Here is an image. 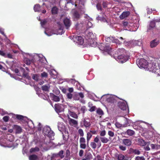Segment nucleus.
Wrapping results in <instances>:
<instances>
[{
	"instance_id": "obj_1",
	"label": "nucleus",
	"mask_w": 160,
	"mask_h": 160,
	"mask_svg": "<svg viewBox=\"0 0 160 160\" xmlns=\"http://www.w3.org/2000/svg\"><path fill=\"white\" fill-rule=\"evenodd\" d=\"M154 60H152L151 62L149 63L148 66V68L150 71H152V72L155 73L156 71L158 69V68H159L158 65H157V62H156L155 59H153Z\"/></svg>"
},
{
	"instance_id": "obj_2",
	"label": "nucleus",
	"mask_w": 160,
	"mask_h": 160,
	"mask_svg": "<svg viewBox=\"0 0 160 160\" xmlns=\"http://www.w3.org/2000/svg\"><path fill=\"white\" fill-rule=\"evenodd\" d=\"M149 63L145 59L141 58L139 60L137 65L139 67L145 68L148 67Z\"/></svg>"
},
{
	"instance_id": "obj_3",
	"label": "nucleus",
	"mask_w": 160,
	"mask_h": 160,
	"mask_svg": "<svg viewBox=\"0 0 160 160\" xmlns=\"http://www.w3.org/2000/svg\"><path fill=\"white\" fill-rule=\"evenodd\" d=\"M43 133L49 138H52L54 135L53 132L51 130V128L48 127L44 128L43 130Z\"/></svg>"
},
{
	"instance_id": "obj_4",
	"label": "nucleus",
	"mask_w": 160,
	"mask_h": 160,
	"mask_svg": "<svg viewBox=\"0 0 160 160\" xmlns=\"http://www.w3.org/2000/svg\"><path fill=\"white\" fill-rule=\"evenodd\" d=\"M115 58L119 60V62L122 63L126 62L128 59V57L126 55V53L125 54H122V55L117 56L116 55Z\"/></svg>"
},
{
	"instance_id": "obj_5",
	"label": "nucleus",
	"mask_w": 160,
	"mask_h": 160,
	"mask_svg": "<svg viewBox=\"0 0 160 160\" xmlns=\"http://www.w3.org/2000/svg\"><path fill=\"white\" fill-rule=\"evenodd\" d=\"M98 47L100 50L105 52L109 51L111 49L109 45L104 43H100Z\"/></svg>"
},
{
	"instance_id": "obj_6",
	"label": "nucleus",
	"mask_w": 160,
	"mask_h": 160,
	"mask_svg": "<svg viewBox=\"0 0 160 160\" xmlns=\"http://www.w3.org/2000/svg\"><path fill=\"white\" fill-rule=\"evenodd\" d=\"M54 109L57 112L59 113L64 111L63 106L60 104H56L54 105Z\"/></svg>"
},
{
	"instance_id": "obj_7",
	"label": "nucleus",
	"mask_w": 160,
	"mask_h": 160,
	"mask_svg": "<svg viewBox=\"0 0 160 160\" xmlns=\"http://www.w3.org/2000/svg\"><path fill=\"white\" fill-rule=\"evenodd\" d=\"M157 22L156 21V19L153 20L150 22L149 25L148 26L147 31L149 32L153 30L154 28L155 27L156 23Z\"/></svg>"
},
{
	"instance_id": "obj_8",
	"label": "nucleus",
	"mask_w": 160,
	"mask_h": 160,
	"mask_svg": "<svg viewBox=\"0 0 160 160\" xmlns=\"http://www.w3.org/2000/svg\"><path fill=\"white\" fill-rule=\"evenodd\" d=\"M79 142L80 143V148L83 149H85L87 146L86 144V140L85 138L83 137L80 138L79 140Z\"/></svg>"
},
{
	"instance_id": "obj_9",
	"label": "nucleus",
	"mask_w": 160,
	"mask_h": 160,
	"mask_svg": "<svg viewBox=\"0 0 160 160\" xmlns=\"http://www.w3.org/2000/svg\"><path fill=\"white\" fill-rule=\"evenodd\" d=\"M126 51L124 49H118L115 52L114 56L115 58L116 55H117V56L122 55V54H126Z\"/></svg>"
},
{
	"instance_id": "obj_10",
	"label": "nucleus",
	"mask_w": 160,
	"mask_h": 160,
	"mask_svg": "<svg viewBox=\"0 0 160 160\" xmlns=\"http://www.w3.org/2000/svg\"><path fill=\"white\" fill-rule=\"evenodd\" d=\"M50 96L52 99L56 102H59L60 100V98L62 97L61 95H59V96H57L52 93H50Z\"/></svg>"
},
{
	"instance_id": "obj_11",
	"label": "nucleus",
	"mask_w": 160,
	"mask_h": 160,
	"mask_svg": "<svg viewBox=\"0 0 160 160\" xmlns=\"http://www.w3.org/2000/svg\"><path fill=\"white\" fill-rule=\"evenodd\" d=\"M118 106L121 109L123 110H126L128 107L127 103L126 102H119L118 103Z\"/></svg>"
},
{
	"instance_id": "obj_12",
	"label": "nucleus",
	"mask_w": 160,
	"mask_h": 160,
	"mask_svg": "<svg viewBox=\"0 0 160 160\" xmlns=\"http://www.w3.org/2000/svg\"><path fill=\"white\" fill-rule=\"evenodd\" d=\"M73 37L74 40L77 42L79 43L80 44H82L83 43V39L82 37L74 35L73 36Z\"/></svg>"
},
{
	"instance_id": "obj_13",
	"label": "nucleus",
	"mask_w": 160,
	"mask_h": 160,
	"mask_svg": "<svg viewBox=\"0 0 160 160\" xmlns=\"http://www.w3.org/2000/svg\"><path fill=\"white\" fill-rule=\"evenodd\" d=\"M64 25L67 29H68L71 24V22L70 19L67 18L63 20Z\"/></svg>"
},
{
	"instance_id": "obj_14",
	"label": "nucleus",
	"mask_w": 160,
	"mask_h": 160,
	"mask_svg": "<svg viewBox=\"0 0 160 160\" xmlns=\"http://www.w3.org/2000/svg\"><path fill=\"white\" fill-rule=\"evenodd\" d=\"M68 118V121L69 124L71 126L73 125H77L78 124V122L76 120L71 118L69 116V115H67Z\"/></svg>"
},
{
	"instance_id": "obj_15",
	"label": "nucleus",
	"mask_w": 160,
	"mask_h": 160,
	"mask_svg": "<svg viewBox=\"0 0 160 160\" xmlns=\"http://www.w3.org/2000/svg\"><path fill=\"white\" fill-rule=\"evenodd\" d=\"M159 43V41L157 39H155L152 41L150 43V46L151 48L156 47Z\"/></svg>"
},
{
	"instance_id": "obj_16",
	"label": "nucleus",
	"mask_w": 160,
	"mask_h": 160,
	"mask_svg": "<svg viewBox=\"0 0 160 160\" xmlns=\"http://www.w3.org/2000/svg\"><path fill=\"white\" fill-rule=\"evenodd\" d=\"M122 143L127 146H130L132 143V140L130 139H124L122 140Z\"/></svg>"
},
{
	"instance_id": "obj_17",
	"label": "nucleus",
	"mask_w": 160,
	"mask_h": 160,
	"mask_svg": "<svg viewBox=\"0 0 160 160\" xmlns=\"http://www.w3.org/2000/svg\"><path fill=\"white\" fill-rule=\"evenodd\" d=\"M69 116H70L74 118L77 119L78 118V116L77 114L72 110H68V114Z\"/></svg>"
},
{
	"instance_id": "obj_18",
	"label": "nucleus",
	"mask_w": 160,
	"mask_h": 160,
	"mask_svg": "<svg viewBox=\"0 0 160 160\" xmlns=\"http://www.w3.org/2000/svg\"><path fill=\"white\" fill-rule=\"evenodd\" d=\"M130 14V12L129 11L124 12L119 17L121 19H123L128 17Z\"/></svg>"
},
{
	"instance_id": "obj_19",
	"label": "nucleus",
	"mask_w": 160,
	"mask_h": 160,
	"mask_svg": "<svg viewBox=\"0 0 160 160\" xmlns=\"http://www.w3.org/2000/svg\"><path fill=\"white\" fill-rule=\"evenodd\" d=\"M116 126L118 128L120 127H125L128 126H129V123L128 122L127 119L125 120V123L123 124H120L119 123L116 122L115 124Z\"/></svg>"
},
{
	"instance_id": "obj_20",
	"label": "nucleus",
	"mask_w": 160,
	"mask_h": 160,
	"mask_svg": "<svg viewBox=\"0 0 160 160\" xmlns=\"http://www.w3.org/2000/svg\"><path fill=\"white\" fill-rule=\"evenodd\" d=\"M14 129L15 130L16 133H20L22 132V129L21 127L14 125Z\"/></svg>"
},
{
	"instance_id": "obj_21",
	"label": "nucleus",
	"mask_w": 160,
	"mask_h": 160,
	"mask_svg": "<svg viewBox=\"0 0 160 160\" xmlns=\"http://www.w3.org/2000/svg\"><path fill=\"white\" fill-rule=\"evenodd\" d=\"M100 137L97 136L94 139L93 141L97 143V146L98 148H100L101 145V142L100 141Z\"/></svg>"
},
{
	"instance_id": "obj_22",
	"label": "nucleus",
	"mask_w": 160,
	"mask_h": 160,
	"mask_svg": "<svg viewBox=\"0 0 160 160\" xmlns=\"http://www.w3.org/2000/svg\"><path fill=\"white\" fill-rule=\"evenodd\" d=\"M23 61L27 65H29L32 63H34V60L33 59L30 60L28 58H25L24 59Z\"/></svg>"
},
{
	"instance_id": "obj_23",
	"label": "nucleus",
	"mask_w": 160,
	"mask_h": 160,
	"mask_svg": "<svg viewBox=\"0 0 160 160\" xmlns=\"http://www.w3.org/2000/svg\"><path fill=\"white\" fill-rule=\"evenodd\" d=\"M50 88V85L49 84H46L42 86V90L45 92H48Z\"/></svg>"
},
{
	"instance_id": "obj_24",
	"label": "nucleus",
	"mask_w": 160,
	"mask_h": 160,
	"mask_svg": "<svg viewBox=\"0 0 160 160\" xmlns=\"http://www.w3.org/2000/svg\"><path fill=\"white\" fill-rule=\"evenodd\" d=\"M106 101L108 102L111 103H114L116 102V99L113 97H110L107 98Z\"/></svg>"
},
{
	"instance_id": "obj_25",
	"label": "nucleus",
	"mask_w": 160,
	"mask_h": 160,
	"mask_svg": "<svg viewBox=\"0 0 160 160\" xmlns=\"http://www.w3.org/2000/svg\"><path fill=\"white\" fill-rule=\"evenodd\" d=\"M100 140L101 142L103 143H107L109 141V140L108 138L104 136L100 137Z\"/></svg>"
},
{
	"instance_id": "obj_26",
	"label": "nucleus",
	"mask_w": 160,
	"mask_h": 160,
	"mask_svg": "<svg viewBox=\"0 0 160 160\" xmlns=\"http://www.w3.org/2000/svg\"><path fill=\"white\" fill-rule=\"evenodd\" d=\"M96 113L98 115L101 117L104 114V112L100 108H98L96 110Z\"/></svg>"
},
{
	"instance_id": "obj_27",
	"label": "nucleus",
	"mask_w": 160,
	"mask_h": 160,
	"mask_svg": "<svg viewBox=\"0 0 160 160\" xmlns=\"http://www.w3.org/2000/svg\"><path fill=\"white\" fill-rule=\"evenodd\" d=\"M83 125L86 128H89L91 125L90 122H89L87 121L85 119H84L83 120Z\"/></svg>"
},
{
	"instance_id": "obj_28",
	"label": "nucleus",
	"mask_w": 160,
	"mask_h": 160,
	"mask_svg": "<svg viewBox=\"0 0 160 160\" xmlns=\"http://www.w3.org/2000/svg\"><path fill=\"white\" fill-rule=\"evenodd\" d=\"M138 142L141 146H144L146 144V142L144 140L141 138L138 139Z\"/></svg>"
},
{
	"instance_id": "obj_29",
	"label": "nucleus",
	"mask_w": 160,
	"mask_h": 160,
	"mask_svg": "<svg viewBox=\"0 0 160 160\" xmlns=\"http://www.w3.org/2000/svg\"><path fill=\"white\" fill-rule=\"evenodd\" d=\"M34 10L35 12H40L41 10V7L39 4H36L34 6Z\"/></svg>"
},
{
	"instance_id": "obj_30",
	"label": "nucleus",
	"mask_w": 160,
	"mask_h": 160,
	"mask_svg": "<svg viewBox=\"0 0 160 160\" xmlns=\"http://www.w3.org/2000/svg\"><path fill=\"white\" fill-rule=\"evenodd\" d=\"M92 136V135L90 132H88L87 134V144L88 145L89 142Z\"/></svg>"
},
{
	"instance_id": "obj_31",
	"label": "nucleus",
	"mask_w": 160,
	"mask_h": 160,
	"mask_svg": "<svg viewBox=\"0 0 160 160\" xmlns=\"http://www.w3.org/2000/svg\"><path fill=\"white\" fill-rule=\"evenodd\" d=\"M62 134L63 139L65 141H67L69 138V134L68 133H66L65 132L64 133H62Z\"/></svg>"
},
{
	"instance_id": "obj_32",
	"label": "nucleus",
	"mask_w": 160,
	"mask_h": 160,
	"mask_svg": "<svg viewBox=\"0 0 160 160\" xmlns=\"http://www.w3.org/2000/svg\"><path fill=\"white\" fill-rule=\"evenodd\" d=\"M51 11L52 14H57L58 11V9L56 7H53Z\"/></svg>"
},
{
	"instance_id": "obj_33",
	"label": "nucleus",
	"mask_w": 160,
	"mask_h": 160,
	"mask_svg": "<svg viewBox=\"0 0 160 160\" xmlns=\"http://www.w3.org/2000/svg\"><path fill=\"white\" fill-rule=\"evenodd\" d=\"M59 158L58 155V153H53L52 155V159L55 160H60V158Z\"/></svg>"
},
{
	"instance_id": "obj_34",
	"label": "nucleus",
	"mask_w": 160,
	"mask_h": 160,
	"mask_svg": "<svg viewBox=\"0 0 160 160\" xmlns=\"http://www.w3.org/2000/svg\"><path fill=\"white\" fill-rule=\"evenodd\" d=\"M59 157L61 159L63 158L65 156L64 155V151L63 150H61L58 153Z\"/></svg>"
},
{
	"instance_id": "obj_35",
	"label": "nucleus",
	"mask_w": 160,
	"mask_h": 160,
	"mask_svg": "<svg viewBox=\"0 0 160 160\" xmlns=\"http://www.w3.org/2000/svg\"><path fill=\"white\" fill-rule=\"evenodd\" d=\"M73 15L74 18L77 19H79L80 18V14L77 11H75L73 13Z\"/></svg>"
},
{
	"instance_id": "obj_36",
	"label": "nucleus",
	"mask_w": 160,
	"mask_h": 160,
	"mask_svg": "<svg viewBox=\"0 0 160 160\" xmlns=\"http://www.w3.org/2000/svg\"><path fill=\"white\" fill-rule=\"evenodd\" d=\"M126 133L129 136H132L134 134L135 132L132 130L128 129L126 131Z\"/></svg>"
},
{
	"instance_id": "obj_37",
	"label": "nucleus",
	"mask_w": 160,
	"mask_h": 160,
	"mask_svg": "<svg viewBox=\"0 0 160 160\" xmlns=\"http://www.w3.org/2000/svg\"><path fill=\"white\" fill-rule=\"evenodd\" d=\"M39 150V148L38 147H35V148H32L30 150V153H32L35 152H38Z\"/></svg>"
},
{
	"instance_id": "obj_38",
	"label": "nucleus",
	"mask_w": 160,
	"mask_h": 160,
	"mask_svg": "<svg viewBox=\"0 0 160 160\" xmlns=\"http://www.w3.org/2000/svg\"><path fill=\"white\" fill-rule=\"evenodd\" d=\"M38 156L34 154L30 155L29 157V159L30 160H36L38 159Z\"/></svg>"
},
{
	"instance_id": "obj_39",
	"label": "nucleus",
	"mask_w": 160,
	"mask_h": 160,
	"mask_svg": "<svg viewBox=\"0 0 160 160\" xmlns=\"http://www.w3.org/2000/svg\"><path fill=\"white\" fill-rule=\"evenodd\" d=\"M114 40V38L112 37H108L106 38V40L107 42H113Z\"/></svg>"
},
{
	"instance_id": "obj_40",
	"label": "nucleus",
	"mask_w": 160,
	"mask_h": 160,
	"mask_svg": "<svg viewBox=\"0 0 160 160\" xmlns=\"http://www.w3.org/2000/svg\"><path fill=\"white\" fill-rule=\"evenodd\" d=\"M89 44L92 47H95L97 45V42L93 41V40L89 41Z\"/></svg>"
},
{
	"instance_id": "obj_41",
	"label": "nucleus",
	"mask_w": 160,
	"mask_h": 160,
	"mask_svg": "<svg viewBox=\"0 0 160 160\" xmlns=\"http://www.w3.org/2000/svg\"><path fill=\"white\" fill-rule=\"evenodd\" d=\"M90 146L92 149H95L96 148L97 146V144L96 143L94 142H91L90 143Z\"/></svg>"
},
{
	"instance_id": "obj_42",
	"label": "nucleus",
	"mask_w": 160,
	"mask_h": 160,
	"mask_svg": "<svg viewBox=\"0 0 160 160\" xmlns=\"http://www.w3.org/2000/svg\"><path fill=\"white\" fill-rule=\"evenodd\" d=\"M16 117L17 119L20 120H23L24 118V117L23 116L18 114H16Z\"/></svg>"
},
{
	"instance_id": "obj_43",
	"label": "nucleus",
	"mask_w": 160,
	"mask_h": 160,
	"mask_svg": "<svg viewBox=\"0 0 160 160\" xmlns=\"http://www.w3.org/2000/svg\"><path fill=\"white\" fill-rule=\"evenodd\" d=\"M32 79L37 81H38L39 79L38 76L37 74H33L32 76Z\"/></svg>"
},
{
	"instance_id": "obj_44",
	"label": "nucleus",
	"mask_w": 160,
	"mask_h": 160,
	"mask_svg": "<svg viewBox=\"0 0 160 160\" xmlns=\"http://www.w3.org/2000/svg\"><path fill=\"white\" fill-rule=\"evenodd\" d=\"M125 156L124 155L122 154H119L118 155V160H124Z\"/></svg>"
},
{
	"instance_id": "obj_45",
	"label": "nucleus",
	"mask_w": 160,
	"mask_h": 160,
	"mask_svg": "<svg viewBox=\"0 0 160 160\" xmlns=\"http://www.w3.org/2000/svg\"><path fill=\"white\" fill-rule=\"evenodd\" d=\"M106 132L104 130L101 131L100 132V137H104L106 135Z\"/></svg>"
},
{
	"instance_id": "obj_46",
	"label": "nucleus",
	"mask_w": 160,
	"mask_h": 160,
	"mask_svg": "<svg viewBox=\"0 0 160 160\" xmlns=\"http://www.w3.org/2000/svg\"><path fill=\"white\" fill-rule=\"evenodd\" d=\"M78 133L80 136L82 137L84 136V132L82 129H78Z\"/></svg>"
},
{
	"instance_id": "obj_47",
	"label": "nucleus",
	"mask_w": 160,
	"mask_h": 160,
	"mask_svg": "<svg viewBox=\"0 0 160 160\" xmlns=\"http://www.w3.org/2000/svg\"><path fill=\"white\" fill-rule=\"evenodd\" d=\"M41 76L42 78H47L48 76V73L45 72L41 73Z\"/></svg>"
},
{
	"instance_id": "obj_48",
	"label": "nucleus",
	"mask_w": 160,
	"mask_h": 160,
	"mask_svg": "<svg viewBox=\"0 0 160 160\" xmlns=\"http://www.w3.org/2000/svg\"><path fill=\"white\" fill-rule=\"evenodd\" d=\"M85 158L87 160H91L92 158V156L91 154L87 155Z\"/></svg>"
},
{
	"instance_id": "obj_49",
	"label": "nucleus",
	"mask_w": 160,
	"mask_h": 160,
	"mask_svg": "<svg viewBox=\"0 0 160 160\" xmlns=\"http://www.w3.org/2000/svg\"><path fill=\"white\" fill-rule=\"evenodd\" d=\"M70 153L69 150L68 149L66 151V155L65 158H68L70 157Z\"/></svg>"
},
{
	"instance_id": "obj_50",
	"label": "nucleus",
	"mask_w": 160,
	"mask_h": 160,
	"mask_svg": "<svg viewBox=\"0 0 160 160\" xmlns=\"http://www.w3.org/2000/svg\"><path fill=\"white\" fill-rule=\"evenodd\" d=\"M122 24L123 26L124 27V28H126L127 27H128L129 25L127 21H123Z\"/></svg>"
},
{
	"instance_id": "obj_51",
	"label": "nucleus",
	"mask_w": 160,
	"mask_h": 160,
	"mask_svg": "<svg viewBox=\"0 0 160 160\" xmlns=\"http://www.w3.org/2000/svg\"><path fill=\"white\" fill-rule=\"evenodd\" d=\"M108 134L110 137H112L114 136V133L111 131H109L108 132Z\"/></svg>"
},
{
	"instance_id": "obj_52",
	"label": "nucleus",
	"mask_w": 160,
	"mask_h": 160,
	"mask_svg": "<svg viewBox=\"0 0 160 160\" xmlns=\"http://www.w3.org/2000/svg\"><path fill=\"white\" fill-rule=\"evenodd\" d=\"M119 148L120 150L122 151H125L126 149V148L125 146H124L121 145L119 146Z\"/></svg>"
},
{
	"instance_id": "obj_53",
	"label": "nucleus",
	"mask_w": 160,
	"mask_h": 160,
	"mask_svg": "<svg viewBox=\"0 0 160 160\" xmlns=\"http://www.w3.org/2000/svg\"><path fill=\"white\" fill-rule=\"evenodd\" d=\"M113 42H114L117 44H120L122 43V42L120 41L118 39L114 38Z\"/></svg>"
},
{
	"instance_id": "obj_54",
	"label": "nucleus",
	"mask_w": 160,
	"mask_h": 160,
	"mask_svg": "<svg viewBox=\"0 0 160 160\" xmlns=\"http://www.w3.org/2000/svg\"><path fill=\"white\" fill-rule=\"evenodd\" d=\"M135 160H145V158L143 156H137Z\"/></svg>"
},
{
	"instance_id": "obj_55",
	"label": "nucleus",
	"mask_w": 160,
	"mask_h": 160,
	"mask_svg": "<svg viewBox=\"0 0 160 160\" xmlns=\"http://www.w3.org/2000/svg\"><path fill=\"white\" fill-rule=\"evenodd\" d=\"M108 2H107L103 1L102 3V5L104 8H106L107 7Z\"/></svg>"
},
{
	"instance_id": "obj_56",
	"label": "nucleus",
	"mask_w": 160,
	"mask_h": 160,
	"mask_svg": "<svg viewBox=\"0 0 160 160\" xmlns=\"http://www.w3.org/2000/svg\"><path fill=\"white\" fill-rule=\"evenodd\" d=\"M97 8L98 10H102V8L101 6V4L99 3H98L96 5Z\"/></svg>"
},
{
	"instance_id": "obj_57",
	"label": "nucleus",
	"mask_w": 160,
	"mask_h": 160,
	"mask_svg": "<svg viewBox=\"0 0 160 160\" xmlns=\"http://www.w3.org/2000/svg\"><path fill=\"white\" fill-rule=\"evenodd\" d=\"M9 117L8 116H5L3 118V119L5 122H7L9 120Z\"/></svg>"
},
{
	"instance_id": "obj_58",
	"label": "nucleus",
	"mask_w": 160,
	"mask_h": 160,
	"mask_svg": "<svg viewBox=\"0 0 160 160\" xmlns=\"http://www.w3.org/2000/svg\"><path fill=\"white\" fill-rule=\"evenodd\" d=\"M84 151L83 150L81 149L80 150L79 152V155L80 157H82Z\"/></svg>"
},
{
	"instance_id": "obj_59",
	"label": "nucleus",
	"mask_w": 160,
	"mask_h": 160,
	"mask_svg": "<svg viewBox=\"0 0 160 160\" xmlns=\"http://www.w3.org/2000/svg\"><path fill=\"white\" fill-rule=\"evenodd\" d=\"M73 98L75 100H78L79 99L78 94H76L73 96Z\"/></svg>"
},
{
	"instance_id": "obj_60",
	"label": "nucleus",
	"mask_w": 160,
	"mask_h": 160,
	"mask_svg": "<svg viewBox=\"0 0 160 160\" xmlns=\"http://www.w3.org/2000/svg\"><path fill=\"white\" fill-rule=\"evenodd\" d=\"M140 152L137 149H135L134 153L135 154L139 155L140 154Z\"/></svg>"
},
{
	"instance_id": "obj_61",
	"label": "nucleus",
	"mask_w": 160,
	"mask_h": 160,
	"mask_svg": "<svg viewBox=\"0 0 160 160\" xmlns=\"http://www.w3.org/2000/svg\"><path fill=\"white\" fill-rule=\"evenodd\" d=\"M67 98L69 99H71L72 97V94L70 93H68L67 95Z\"/></svg>"
},
{
	"instance_id": "obj_62",
	"label": "nucleus",
	"mask_w": 160,
	"mask_h": 160,
	"mask_svg": "<svg viewBox=\"0 0 160 160\" xmlns=\"http://www.w3.org/2000/svg\"><path fill=\"white\" fill-rule=\"evenodd\" d=\"M147 12L148 14H151L152 12V10L151 9H150V8H148L147 9Z\"/></svg>"
},
{
	"instance_id": "obj_63",
	"label": "nucleus",
	"mask_w": 160,
	"mask_h": 160,
	"mask_svg": "<svg viewBox=\"0 0 160 160\" xmlns=\"http://www.w3.org/2000/svg\"><path fill=\"white\" fill-rule=\"evenodd\" d=\"M158 69H157V70L156 72L155 73L157 74V75H159L160 76V68H158Z\"/></svg>"
},
{
	"instance_id": "obj_64",
	"label": "nucleus",
	"mask_w": 160,
	"mask_h": 160,
	"mask_svg": "<svg viewBox=\"0 0 160 160\" xmlns=\"http://www.w3.org/2000/svg\"><path fill=\"white\" fill-rule=\"evenodd\" d=\"M155 60H156V62H157V64L160 65V58L155 59Z\"/></svg>"
}]
</instances>
